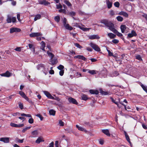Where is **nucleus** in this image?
Returning a JSON list of instances; mask_svg holds the SVG:
<instances>
[{"instance_id": "1", "label": "nucleus", "mask_w": 147, "mask_h": 147, "mask_svg": "<svg viewBox=\"0 0 147 147\" xmlns=\"http://www.w3.org/2000/svg\"><path fill=\"white\" fill-rule=\"evenodd\" d=\"M101 22L104 24L106 26L108 27L109 29L111 30L115 28L114 24L111 22H109L106 20H102Z\"/></svg>"}, {"instance_id": "2", "label": "nucleus", "mask_w": 147, "mask_h": 147, "mask_svg": "<svg viewBox=\"0 0 147 147\" xmlns=\"http://www.w3.org/2000/svg\"><path fill=\"white\" fill-rule=\"evenodd\" d=\"M90 45L95 51L98 52H99L100 51V48L96 44L92 42H91L90 43Z\"/></svg>"}, {"instance_id": "3", "label": "nucleus", "mask_w": 147, "mask_h": 147, "mask_svg": "<svg viewBox=\"0 0 147 147\" xmlns=\"http://www.w3.org/2000/svg\"><path fill=\"white\" fill-rule=\"evenodd\" d=\"M0 75L2 76L9 77L12 76V73H10L8 71H7L5 73L0 74Z\"/></svg>"}, {"instance_id": "4", "label": "nucleus", "mask_w": 147, "mask_h": 147, "mask_svg": "<svg viewBox=\"0 0 147 147\" xmlns=\"http://www.w3.org/2000/svg\"><path fill=\"white\" fill-rule=\"evenodd\" d=\"M42 34L40 32H33L30 34V36L31 37H34L42 36Z\"/></svg>"}, {"instance_id": "5", "label": "nucleus", "mask_w": 147, "mask_h": 147, "mask_svg": "<svg viewBox=\"0 0 147 147\" xmlns=\"http://www.w3.org/2000/svg\"><path fill=\"white\" fill-rule=\"evenodd\" d=\"M68 100L70 103L73 104L77 105L78 104L76 100L75 99L72 97H69L68 99Z\"/></svg>"}, {"instance_id": "6", "label": "nucleus", "mask_w": 147, "mask_h": 147, "mask_svg": "<svg viewBox=\"0 0 147 147\" xmlns=\"http://www.w3.org/2000/svg\"><path fill=\"white\" fill-rule=\"evenodd\" d=\"M88 37L89 38L90 40H94L95 39H99L100 38L99 36L97 34L90 35Z\"/></svg>"}, {"instance_id": "7", "label": "nucleus", "mask_w": 147, "mask_h": 147, "mask_svg": "<svg viewBox=\"0 0 147 147\" xmlns=\"http://www.w3.org/2000/svg\"><path fill=\"white\" fill-rule=\"evenodd\" d=\"M11 126L12 127H22L24 126V124H17L13 123H11L10 124Z\"/></svg>"}, {"instance_id": "8", "label": "nucleus", "mask_w": 147, "mask_h": 147, "mask_svg": "<svg viewBox=\"0 0 147 147\" xmlns=\"http://www.w3.org/2000/svg\"><path fill=\"white\" fill-rule=\"evenodd\" d=\"M31 135L30 136L31 138H34L37 136L38 135V131L37 130H35L32 131L31 133Z\"/></svg>"}, {"instance_id": "9", "label": "nucleus", "mask_w": 147, "mask_h": 147, "mask_svg": "<svg viewBox=\"0 0 147 147\" xmlns=\"http://www.w3.org/2000/svg\"><path fill=\"white\" fill-rule=\"evenodd\" d=\"M9 138L8 137L1 138H0V141L5 143H8L9 142Z\"/></svg>"}, {"instance_id": "10", "label": "nucleus", "mask_w": 147, "mask_h": 147, "mask_svg": "<svg viewBox=\"0 0 147 147\" xmlns=\"http://www.w3.org/2000/svg\"><path fill=\"white\" fill-rule=\"evenodd\" d=\"M44 92L48 98L52 99H55V98L49 92L45 91H44Z\"/></svg>"}, {"instance_id": "11", "label": "nucleus", "mask_w": 147, "mask_h": 147, "mask_svg": "<svg viewBox=\"0 0 147 147\" xmlns=\"http://www.w3.org/2000/svg\"><path fill=\"white\" fill-rule=\"evenodd\" d=\"M74 59L78 58L79 59L83 60L84 61H86L87 60V59L83 55H78L75 56L74 57Z\"/></svg>"}, {"instance_id": "12", "label": "nucleus", "mask_w": 147, "mask_h": 147, "mask_svg": "<svg viewBox=\"0 0 147 147\" xmlns=\"http://www.w3.org/2000/svg\"><path fill=\"white\" fill-rule=\"evenodd\" d=\"M67 15H69L71 17L74 19H75V18L74 17L76 15V12H75L72 11L68 12L67 13Z\"/></svg>"}, {"instance_id": "13", "label": "nucleus", "mask_w": 147, "mask_h": 147, "mask_svg": "<svg viewBox=\"0 0 147 147\" xmlns=\"http://www.w3.org/2000/svg\"><path fill=\"white\" fill-rule=\"evenodd\" d=\"M44 140L42 137H39L36 140L35 142L38 144H39L40 142H44Z\"/></svg>"}, {"instance_id": "14", "label": "nucleus", "mask_w": 147, "mask_h": 147, "mask_svg": "<svg viewBox=\"0 0 147 147\" xmlns=\"http://www.w3.org/2000/svg\"><path fill=\"white\" fill-rule=\"evenodd\" d=\"M50 62L51 63L50 64L53 65L58 62V60L57 59H53L52 58L50 59Z\"/></svg>"}, {"instance_id": "15", "label": "nucleus", "mask_w": 147, "mask_h": 147, "mask_svg": "<svg viewBox=\"0 0 147 147\" xmlns=\"http://www.w3.org/2000/svg\"><path fill=\"white\" fill-rule=\"evenodd\" d=\"M137 34L136 32L134 30L132 31L131 33H129L128 35V36L129 38H131L134 36H136Z\"/></svg>"}, {"instance_id": "16", "label": "nucleus", "mask_w": 147, "mask_h": 147, "mask_svg": "<svg viewBox=\"0 0 147 147\" xmlns=\"http://www.w3.org/2000/svg\"><path fill=\"white\" fill-rule=\"evenodd\" d=\"M90 93L92 94H95L97 95L99 94V91L97 90H89Z\"/></svg>"}, {"instance_id": "17", "label": "nucleus", "mask_w": 147, "mask_h": 147, "mask_svg": "<svg viewBox=\"0 0 147 147\" xmlns=\"http://www.w3.org/2000/svg\"><path fill=\"white\" fill-rule=\"evenodd\" d=\"M120 28L121 32L124 33L126 29V26L125 25H121L120 26Z\"/></svg>"}, {"instance_id": "18", "label": "nucleus", "mask_w": 147, "mask_h": 147, "mask_svg": "<svg viewBox=\"0 0 147 147\" xmlns=\"http://www.w3.org/2000/svg\"><path fill=\"white\" fill-rule=\"evenodd\" d=\"M19 94L25 99H27L28 98V97L22 91H20L19 92Z\"/></svg>"}, {"instance_id": "19", "label": "nucleus", "mask_w": 147, "mask_h": 147, "mask_svg": "<svg viewBox=\"0 0 147 147\" xmlns=\"http://www.w3.org/2000/svg\"><path fill=\"white\" fill-rule=\"evenodd\" d=\"M102 132L107 136H110V134L108 130L107 129H103L102 130Z\"/></svg>"}, {"instance_id": "20", "label": "nucleus", "mask_w": 147, "mask_h": 147, "mask_svg": "<svg viewBox=\"0 0 147 147\" xmlns=\"http://www.w3.org/2000/svg\"><path fill=\"white\" fill-rule=\"evenodd\" d=\"M64 26L65 27V28L67 29L71 30L73 29V28L71 26H70L69 24H65L64 25Z\"/></svg>"}, {"instance_id": "21", "label": "nucleus", "mask_w": 147, "mask_h": 147, "mask_svg": "<svg viewBox=\"0 0 147 147\" xmlns=\"http://www.w3.org/2000/svg\"><path fill=\"white\" fill-rule=\"evenodd\" d=\"M37 68L38 69H45V67L44 64H40L37 65Z\"/></svg>"}, {"instance_id": "22", "label": "nucleus", "mask_w": 147, "mask_h": 147, "mask_svg": "<svg viewBox=\"0 0 147 147\" xmlns=\"http://www.w3.org/2000/svg\"><path fill=\"white\" fill-rule=\"evenodd\" d=\"M125 135L126 138L127 140V141L129 142V143L130 145L131 144V143L130 141V139H129V137L128 135H127V133L125 131Z\"/></svg>"}, {"instance_id": "23", "label": "nucleus", "mask_w": 147, "mask_h": 147, "mask_svg": "<svg viewBox=\"0 0 147 147\" xmlns=\"http://www.w3.org/2000/svg\"><path fill=\"white\" fill-rule=\"evenodd\" d=\"M106 3L108 9H110L112 7V3L110 2V1H107Z\"/></svg>"}, {"instance_id": "24", "label": "nucleus", "mask_w": 147, "mask_h": 147, "mask_svg": "<svg viewBox=\"0 0 147 147\" xmlns=\"http://www.w3.org/2000/svg\"><path fill=\"white\" fill-rule=\"evenodd\" d=\"M108 35L110 38L112 39L115 38L116 36V35L115 34L112 33H108Z\"/></svg>"}, {"instance_id": "25", "label": "nucleus", "mask_w": 147, "mask_h": 147, "mask_svg": "<svg viewBox=\"0 0 147 147\" xmlns=\"http://www.w3.org/2000/svg\"><path fill=\"white\" fill-rule=\"evenodd\" d=\"M81 98L82 99L84 100H86L88 99L87 95L85 94L82 95L81 96Z\"/></svg>"}, {"instance_id": "26", "label": "nucleus", "mask_w": 147, "mask_h": 147, "mask_svg": "<svg viewBox=\"0 0 147 147\" xmlns=\"http://www.w3.org/2000/svg\"><path fill=\"white\" fill-rule=\"evenodd\" d=\"M49 113L50 115L54 116L55 115L56 111L53 109H51L49 111Z\"/></svg>"}, {"instance_id": "27", "label": "nucleus", "mask_w": 147, "mask_h": 147, "mask_svg": "<svg viewBox=\"0 0 147 147\" xmlns=\"http://www.w3.org/2000/svg\"><path fill=\"white\" fill-rule=\"evenodd\" d=\"M58 11L59 13H62L65 14V15L67 14V11L65 9H61L59 10Z\"/></svg>"}, {"instance_id": "28", "label": "nucleus", "mask_w": 147, "mask_h": 147, "mask_svg": "<svg viewBox=\"0 0 147 147\" xmlns=\"http://www.w3.org/2000/svg\"><path fill=\"white\" fill-rule=\"evenodd\" d=\"M64 3L68 7L72 6L71 3L67 0H65L64 1Z\"/></svg>"}, {"instance_id": "29", "label": "nucleus", "mask_w": 147, "mask_h": 147, "mask_svg": "<svg viewBox=\"0 0 147 147\" xmlns=\"http://www.w3.org/2000/svg\"><path fill=\"white\" fill-rule=\"evenodd\" d=\"M40 4H44L45 5H47L49 4V3L45 0H43L40 2Z\"/></svg>"}, {"instance_id": "30", "label": "nucleus", "mask_w": 147, "mask_h": 147, "mask_svg": "<svg viewBox=\"0 0 147 147\" xmlns=\"http://www.w3.org/2000/svg\"><path fill=\"white\" fill-rule=\"evenodd\" d=\"M111 31L115 34L117 33V35L118 36H119V32L117 31V30L115 28H113V29L111 30Z\"/></svg>"}, {"instance_id": "31", "label": "nucleus", "mask_w": 147, "mask_h": 147, "mask_svg": "<svg viewBox=\"0 0 147 147\" xmlns=\"http://www.w3.org/2000/svg\"><path fill=\"white\" fill-rule=\"evenodd\" d=\"M76 127L80 131H86V130L84 128H83L79 126L78 125H76Z\"/></svg>"}, {"instance_id": "32", "label": "nucleus", "mask_w": 147, "mask_h": 147, "mask_svg": "<svg viewBox=\"0 0 147 147\" xmlns=\"http://www.w3.org/2000/svg\"><path fill=\"white\" fill-rule=\"evenodd\" d=\"M120 15H123L126 17L128 16V15L127 13L123 11L120 12Z\"/></svg>"}, {"instance_id": "33", "label": "nucleus", "mask_w": 147, "mask_h": 147, "mask_svg": "<svg viewBox=\"0 0 147 147\" xmlns=\"http://www.w3.org/2000/svg\"><path fill=\"white\" fill-rule=\"evenodd\" d=\"M41 15L39 14H37L36 15L34 18V20L36 21L38 19H40L41 18Z\"/></svg>"}, {"instance_id": "34", "label": "nucleus", "mask_w": 147, "mask_h": 147, "mask_svg": "<svg viewBox=\"0 0 147 147\" xmlns=\"http://www.w3.org/2000/svg\"><path fill=\"white\" fill-rule=\"evenodd\" d=\"M126 9L128 11H130L131 10V7L129 5H127L126 6Z\"/></svg>"}, {"instance_id": "35", "label": "nucleus", "mask_w": 147, "mask_h": 147, "mask_svg": "<svg viewBox=\"0 0 147 147\" xmlns=\"http://www.w3.org/2000/svg\"><path fill=\"white\" fill-rule=\"evenodd\" d=\"M100 93L102 95H107L108 94V93L107 92L103 91L102 89L100 90Z\"/></svg>"}, {"instance_id": "36", "label": "nucleus", "mask_w": 147, "mask_h": 147, "mask_svg": "<svg viewBox=\"0 0 147 147\" xmlns=\"http://www.w3.org/2000/svg\"><path fill=\"white\" fill-rule=\"evenodd\" d=\"M6 20L8 23H10L12 21V19L11 17L9 15H8Z\"/></svg>"}, {"instance_id": "37", "label": "nucleus", "mask_w": 147, "mask_h": 147, "mask_svg": "<svg viewBox=\"0 0 147 147\" xmlns=\"http://www.w3.org/2000/svg\"><path fill=\"white\" fill-rule=\"evenodd\" d=\"M54 20L56 22H59L60 20V17L58 16L55 17Z\"/></svg>"}, {"instance_id": "38", "label": "nucleus", "mask_w": 147, "mask_h": 147, "mask_svg": "<svg viewBox=\"0 0 147 147\" xmlns=\"http://www.w3.org/2000/svg\"><path fill=\"white\" fill-rule=\"evenodd\" d=\"M88 73L92 75H94L96 74V71L94 70H91L89 69Z\"/></svg>"}, {"instance_id": "39", "label": "nucleus", "mask_w": 147, "mask_h": 147, "mask_svg": "<svg viewBox=\"0 0 147 147\" xmlns=\"http://www.w3.org/2000/svg\"><path fill=\"white\" fill-rule=\"evenodd\" d=\"M28 47L30 49H32L34 51L35 48L34 46L32 44H29Z\"/></svg>"}, {"instance_id": "40", "label": "nucleus", "mask_w": 147, "mask_h": 147, "mask_svg": "<svg viewBox=\"0 0 147 147\" xmlns=\"http://www.w3.org/2000/svg\"><path fill=\"white\" fill-rule=\"evenodd\" d=\"M141 86L143 88V89L146 92H147V87L144 86V85H143L142 83H141L140 84Z\"/></svg>"}, {"instance_id": "41", "label": "nucleus", "mask_w": 147, "mask_h": 147, "mask_svg": "<svg viewBox=\"0 0 147 147\" xmlns=\"http://www.w3.org/2000/svg\"><path fill=\"white\" fill-rule=\"evenodd\" d=\"M31 127V126H29L25 128H24L23 129V130L22 131V132L23 133H24L27 130L30 129Z\"/></svg>"}, {"instance_id": "42", "label": "nucleus", "mask_w": 147, "mask_h": 147, "mask_svg": "<svg viewBox=\"0 0 147 147\" xmlns=\"http://www.w3.org/2000/svg\"><path fill=\"white\" fill-rule=\"evenodd\" d=\"M65 130L66 131L70 134H71L72 133H73L72 132V130L71 129L69 128H66L65 129Z\"/></svg>"}, {"instance_id": "43", "label": "nucleus", "mask_w": 147, "mask_h": 147, "mask_svg": "<svg viewBox=\"0 0 147 147\" xmlns=\"http://www.w3.org/2000/svg\"><path fill=\"white\" fill-rule=\"evenodd\" d=\"M74 45L76 47L80 49L83 48L78 43H74Z\"/></svg>"}, {"instance_id": "44", "label": "nucleus", "mask_w": 147, "mask_h": 147, "mask_svg": "<svg viewBox=\"0 0 147 147\" xmlns=\"http://www.w3.org/2000/svg\"><path fill=\"white\" fill-rule=\"evenodd\" d=\"M18 104L19 108L22 110L24 108L23 103L21 102H18Z\"/></svg>"}, {"instance_id": "45", "label": "nucleus", "mask_w": 147, "mask_h": 147, "mask_svg": "<svg viewBox=\"0 0 147 147\" xmlns=\"http://www.w3.org/2000/svg\"><path fill=\"white\" fill-rule=\"evenodd\" d=\"M37 117H38L40 119V120L42 121L43 120V117L40 114H38L36 115Z\"/></svg>"}, {"instance_id": "46", "label": "nucleus", "mask_w": 147, "mask_h": 147, "mask_svg": "<svg viewBox=\"0 0 147 147\" xmlns=\"http://www.w3.org/2000/svg\"><path fill=\"white\" fill-rule=\"evenodd\" d=\"M57 68L60 70H62L64 69V67L63 65H60L57 67Z\"/></svg>"}, {"instance_id": "47", "label": "nucleus", "mask_w": 147, "mask_h": 147, "mask_svg": "<svg viewBox=\"0 0 147 147\" xmlns=\"http://www.w3.org/2000/svg\"><path fill=\"white\" fill-rule=\"evenodd\" d=\"M15 28L12 27L10 28V32L11 33H12L14 32H15Z\"/></svg>"}, {"instance_id": "48", "label": "nucleus", "mask_w": 147, "mask_h": 147, "mask_svg": "<svg viewBox=\"0 0 147 147\" xmlns=\"http://www.w3.org/2000/svg\"><path fill=\"white\" fill-rule=\"evenodd\" d=\"M115 122H116V123H115V124H117V127L119 128V125L118 124V121H118L117 116V115L115 116Z\"/></svg>"}, {"instance_id": "49", "label": "nucleus", "mask_w": 147, "mask_h": 147, "mask_svg": "<svg viewBox=\"0 0 147 147\" xmlns=\"http://www.w3.org/2000/svg\"><path fill=\"white\" fill-rule=\"evenodd\" d=\"M47 54L49 56L51 57V58H53L54 56V55L51 53L47 52Z\"/></svg>"}, {"instance_id": "50", "label": "nucleus", "mask_w": 147, "mask_h": 147, "mask_svg": "<svg viewBox=\"0 0 147 147\" xmlns=\"http://www.w3.org/2000/svg\"><path fill=\"white\" fill-rule=\"evenodd\" d=\"M114 5L115 7H118L119 6V3L118 2H116L114 3Z\"/></svg>"}, {"instance_id": "51", "label": "nucleus", "mask_w": 147, "mask_h": 147, "mask_svg": "<svg viewBox=\"0 0 147 147\" xmlns=\"http://www.w3.org/2000/svg\"><path fill=\"white\" fill-rule=\"evenodd\" d=\"M112 42L114 44H117L119 42V40H118L114 39L112 40Z\"/></svg>"}, {"instance_id": "52", "label": "nucleus", "mask_w": 147, "mask_h": 147, "mask_svg": "<svg viewBox=\"0 0 147 147\" xmlns=\"http://www.w3.org/2000/svg\"><path fill=\"white\" fill-rule=\"evenodd\" d=\"M28 122L30 124H32L34 122V119L33 118H31L29 119Z\"/></svg>"}, {"instance_id": "53", "label": "nucleus", "mask_w": 147, "mask_h": 147, "mask_svg": "<svg viewBox=\"0 0 147 147\" xmlns=\"http://www.w3.org/2000/svg\"><path fill=\"white\" fill-rule=\"evenodd\" d=\"M56 6L57 9H61L62 7V6L60 3H59V5H57Z\"/></svg>"}, {"instance_id": "54", "label": "nucleus", "mask_w": 147, "mask_h": 147, "mask_svg": "<svg viewBox=\"0 0 147 147\" xmlns=\"http://www.w3.org/2000/svg\"><path fill=\"white\" fill-rule=\"evenodd\" d=\"M20 13H19L17 14V18L19 22H21V20H20Z\"/></svg>"}, {"instance_id": "55", "label": "nucleus", "mask_w": 147, "mask_h": 147, "mask_svg": "<svg viewBox=\"0 0 147 147\" xmlns=\"http://www.w3.org/2000/svg\"><path fill=\"white\" fill-rule=\"evenodd\" d=\"M59 124L60 126H64V123L61 120H60L59 121Z\"/></svg>"}, {"instance_id": "56", "label": "nucleus", "mask_w": 147, "mask_h": 147, "mask_svg": "<svg viewBox=\"0 0 147 147\" xmlns=\"http://www.w3.org/2000/svg\"><path fill=\"white\" fill-rule=\"evenodd\" d=\"M64 73V71L63 70H61L59 72V74L61 76H62L63 75Z\"/></svg>"}, {"instance_id": "57", "label": "nucleus", "mask_w": 147, "mask_h": 147, "mask_svg": "<svg viewBox=\"0 0 147 147\" xmlns=\"http://www.w3.org/2000/svg\"><path fill=\"white\" fill-rule=\"evenodd\" d=\"M109 14L112 16H113L115 14L113 10H110L109 11Z\"/></svg>"}, {"instance_id": "58", "label": "nucleus", "mask_w": 147, "mask_h": 147, "mask_svg": "<svg viewBox=\"0 0 147 147\" xmlns=\"http://www.w3.org/2000/svg\"><path fill=\"white\" fill-rule=\"evenodd\" d=\"M16 21V17H13L12 18V21L14 23Z\"/></svg>"}, {"instance_id": "59", "label": "nucleus", "mask_w": 147, "mask_h": 147, "mask_svg": "<svg viewBox=\"0 0 147 147\" xmlns=\"http://www.w3.org/2000/svg\"><path fill=\"white\" fill-rule=\"evenodd\" d=\"M15 50L16 51H21V48L20 47H17L16 48Z\"/></svg>"}, {"instance_id": "60", "label": "nucleus", "mask_w": 147, "mask_h": 147, "mask_svg": "<svg viewBox=\"0 0 147 147\" xmlns=\"http://www.w3.org/2000/svg\"><path fill=\"white\" fill-rule=\"evenodd\" d=\"M15 32H19L21 30L20 28H15Z\"/></svg>"}, {"instance_id": "61", "label": "nucleus", "mask_w": 147, "mask_h": 147, "mask_svg": "<svg viewBox=\"0 0 147 147\" xmlns=\"http://www.w3.org/2000/svg\"><path fill=\"white\" fill-rule=\"evenodd\" d=\"M86 49L89 51L91 52L92 51V49L90 47H87L86 48Z\"/></svg>"}, {"instance_id": "62", "label": "nucleus", "mask_w": 147, "mask_h": 147, "mask_svg": "<svg viewBox=\"0 0 147 147\" xmlns=\"http://www.w3.org/2000/svg\"><path fill=\"white\" fill-rule=\"evenodd\" d=\"M55 147H59L58 144V141H56L55 143Z\"/></svg>"}, {"instance_id": "63", "label": "nucleus", "mask_w": 147, "mask_h": 147, "mask_svg": "<svg viewBox=\"0 0 147 147\" xmlns=\"http://www.w3.org/2000/svg\"><path fill=\"white\" fill-rule=\"evenodd\" d=\"M49 147H54V142H53L49 144Z\"/></svg>"}, {"instance_id": "64", "label": "nucleus", "mask_w": 147, "mask_h": 147, "mask_svg": "<svg viewBox=\"0 0 147 147\" xmlns=\"http://www.w3.org/2000/svg\"><path fill=\"white\" fill-rule=\"evenodd\" d=\"M136 58L139 60H140L142 59L141 58V57L140 55H137L136 57Z\"/></svg>"}]
</instances>
